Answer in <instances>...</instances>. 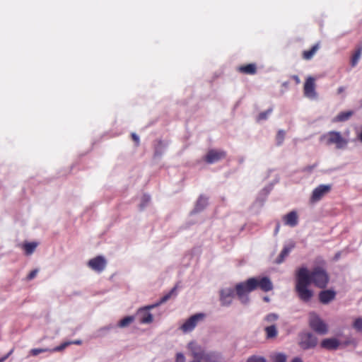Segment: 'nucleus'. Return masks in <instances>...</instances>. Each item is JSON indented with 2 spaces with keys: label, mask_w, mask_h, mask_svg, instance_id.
<instances>
[{
  "label": "nucleus",
  "mask_w": 362,
  "mask_h": 362,
  "mask_svg": "<svg viewBox=\"0 0 362 362\" xmlns=\"http://www.w3.org/2000/svg\"><path fill=\"white\" fill-rule=\"evenodd\" d=\"M187 348L193 358L191 362H221V354L216 352L206 351L196 343L189 342Z\"/></svg>",
  "instance_id": "obj_3"
},
{
  "label": "nucleus",
  "mask_w": 362,
  "mask_h": 362,
  "mask_svg": "<svg viewBox=\"0 0 362 362\" xmlns=\"http://www.w3.org/2000/svg\"><path fill=\"white\" fill-rule=\"evenodd\" d=\"M260 288L264 292H268L273 288V284L267 276L259 278H250L246 281L238 284L235 286L236 294L243 303H247L249 298L247 295L257 289Z\"/></svg>",
  "instance_id": "obj_2"
},
{
  "label": "nucleus",
  "mask_w": 362,
  "mask_h": 362,
  "mask_svg": "<svg viewBox=\"0 0 362 362\" xmlns=\"http://www.w3.org/2000/svg\"><path fill=\"white\" fill-rule=\"evenodd\" d=\"M50 352L51 351V349H48V348H45V349H32L30 351V354L32 355V356H37L41 353H45V352Z\"/></svg>",
  "instance_id": "obj_29"
},
{
  "label": "nucleus",
  "mask_w": 362,
  "mask_h": 362,
  "mask_svg": "<svg viewBox=\"0 0 362 362\" xmlns=\"http://www.w3.org/2000/svg\"><path fill=\"white\" fill-rule=\"evenodd\" d=\"M87 264L92 270L100 273L105 269L107 262L105 257L99 255L90 259Z\"/></svg>",
  "instance_id": "obj_10"
},
{
  "label": "nucleus",
  "mask_w": 362,
  "mask_h": 362,
  "mask_svg": "<svg viewBox=\"0 0 362 362\" xmlns=\"http://www.w3.org/2000/svg\"><path fill=\"white\" fill-rule=\"evenodd\" d=\"M132 139L135 142L136 146H138L139 145V137L135 133H132Z\"/></svg>",
  "instance_id": "obj_37"
},
{
  "label": "nucleus",
  "mask_w": 362,
  "mask_h": 362,
  "mask_svg": "<svg viewBox=\"0 0 362 362\" xmlns=\"http://www.w3.org/2000/svg\"><path fill=\"white\" fill-rule=\"evenodd\" d=\"M317 344V338L310 332H303L299 334V346L304 350L313 349Z\"/></svg>",
  "instance_id": "obj_6"
},
{
  "label": "nucleus",
  "mask_w": 362,
  "mask_h": 362,
  "mask_svg": "<svg viewBox=\"0 0 362 362\" xmlns=\"http://www.w3.org/2000/svg\"><path fill=\"white\" fill-rule=\"evenodd\" d=\"M11 352H12V351H11L6 356L1 358L0 362H4L8 357V356L11 354Z\"/></svg>",
  "instance_id": "obj_41"
},
{
  "label": "nucleus",
  "mask_w": 362,
  "mask_h": 362,
  "mask_svg": "<svg viewBox=\"0 0 362 362\" xmlns=\"http://www.w3.org/2000/svg\"><path fill=\"white\" fill-rule=\"evenodd\" d=\"M321 347L328 350H335L339 346V342L337 339H325L321 341Z\"/></svg>",
  "instance_id": "obj_15"
},
{
  "label": "nucleus",
  "mask_w": 362,
  "mask_h": 362,
  "mask_svg": "<svg viewBox=\"0 0 362 362\" xmlns=\"http://www.w3.org/2000/svg\"><path fill=\"white\" fill-rule=\"evenodd\" d=\"M320 49L318 43L314 45L310 49L304 50L302 52V57L305 60H310Z\"/></svg>",
  "instance_id": "obj_19"
},
{
  "label": "nucleus",
  "mask_w": 362,
  "mask_h": 362,
  "mask_svg": "<svg viewBox=\"0 0 362 362\" xmlns=\"http://www.w3.org/2000/svg\"><path fill=\"white\" fill-rule=\"evenodd\" d=\"M175 288H173L168 293L163 296L158 302L150 305H147V308H154L165 303L171 298L172 295L175 293Z\"/></svg>",
  "instance_id": "obj_20"
},
{
  "label": "nucleus",
  "mask_w": 362,
  "mask_h": 362,
  "mask_svg": "<svg viewBox=\"0 0 362 362\" xmlns=\"http://www.w3.org/2000/svg\"><path fill=\"white\" fill-rule=\"evenodd\" d=\"M292 248L293 246H285L281 250L278 257L276 258L275 262L276 264L282 263L284 261L285 258L288 255Z\"/></svg>",
  "instance_id": "obj_21"
},
{
  "label": "nucleus",
  "mask_w": 362,
  "mask_h": 362,
  "mask_svg": "<svg viewBox=\"0 0 362 362\" xmlns=\"http://www.w3.org/2000/svg\"><path fill=\"white\" fill-rule=\"evenodd\" d=\"M69 343H71V344L81 345L82 344V341L77 339L74 341H69Z\"/></svg>",
  "instance_id": "obj_39"
},
{
  "label": "nucleus",
  "mask_w": 362,
  "mask_h": 362,
  "mask_svg": "<svg viewBox=\"0 0 362 362\" xmlns=\"http://www.w3.org/2000/svg\"><path fill=\"white\" fill-rule=\"evenodd\" d=\"M267 337L268 339L274 338L277 335V329L275 325H271L265 328Z\"/></svg>",
  "instance_id": "obj_26"
},
{
  "label": "nucleus",
  "mask_w": 362,
  "mask_h": 362,
  "mask_svg": "<svg viewBox=\"0 0 362 362\" xmlns=\"http://www.w3.org/2000/svg\"><path fill=\"white\" fill-rule=\"evenodd\" d=\"M316 84L315 78L313 76H308L303 86V94L305 97L310 99H315L317 98V92L315 90Z\"/></svg>",
  "instance_id": "obj_8"
},
{
  "label": "nucleus",
  "mask_w": 362,
  "mask_h": 362,
  "mask_svg": "<svg viewBox=\"0 0 362 362\" xmlns=\"http://www.w3.org/2000/svg\"><path fill=\"white\" fill-rule=\"evenodd\" d=\"M361 53H362V46H361L356 49V50L355 51L354 54H353V56L351 57V64L352 66H355L357 64L359 59L361 58Z\"/></svg>",
  "instance_id": "obj_25"
},
{
  "label": "nucleus",
  "mask_w": 362,
  "mask_h": 362,
  "mask_svg": "<svg viewBox=\"0 0 362 362\" xmlns=\"http://www.w3.org/2000/svg\"><path fill=\"white\" fill-rule=\"evenodd\" d=\"M37 273H38V269H35L32 270L27 276V277H26L27 280L30 281V280L33 279L37 276Z\"/></svg>",
  "instance_id": "obj_34"
},
{
  "label": "nucleus",
  "mask_w": 362,
  "mask_h": 362,
  "mask_svg": "<svg viewBox=\"0 0 362 362\" xmlns=\"http://www.w3.org/2000/svg\"><path fill=\"white\" fill-rule=\"evenodd\" d=\"M288 85V83H284V86H286Z\"/></svg>",
  "instance_id": "obj_47"
},
{
  "label": "nucleus",
  "mask_w": 362,
  "mask_h": 362,
  "mask_svg": "<svg viewBox=\"0 0 362 362\" xmlns=\"http://www.w3.org/2000/svg\"><path fill=\"white\" fill-rule=\"evenodd\" d=\"M309 325L313 331L320 334H325L328 331L327 324L315 313L309 315Z\"/></svg>",
  "instance_id": "obj_5"
},
{
  "label": "nucleus",
  "mask_w": 362,
  "mask_h": 362,
  "mask_svg": "<svg viewBox=\"0 0 362 362\" xmlns=\"http://www.w3.org/2000/svg\"><path fill=\"white\" fill-rule=\"evenodd\" d=\"M329 281V275L322 267H315L311 271L306 267H300L296 273L295 290L300 300L308 303L313 296V291L308 286L313 284L316 287L325 288Z\"/></svg>",
  "instance_id": "obj_1"
},
{
  "label": "nucleus",
  "mask_w": 362,
  "mask_h": 362,
  "mask_svg": "<svg viewBox=\"0 0 362 362\" xmlns=\"http://www.w3.org/2000/svg\"><path fill=\"white\" fill-rule=\"evenodd\" d=\"M285 137V132L284 130H279L276 134L277 144L281 145Z\"/></svg>",
  "instance_id": "obj_33"
},
{
  "label": "nucleus",
  "mask_w": 362,
  "mask_h": 362,
  "mask_svg": "<svg viewBox=\"0 0 362 362\" xmlns=\"http://www.w3.org/2000/svg\"><path fill=\"white\" fill-rule=\"evenodd\" d=\"M110 328H111V327H104V328H103V329H110Z\"/></svg>",
  "instance_id": "obj_46"
},
{
  "label": "nucleus",
  "mask_w": 362,
  "mask_h": 362,
  "mask_svg": "<svg viewBox=\"0 0 362 362\" xmlns=\"http://www.w3.org/2000/svg\"><path fill=\"white\" fill-rule=\"evenodd\" d=\"M291 362H303L302 360L300 358H294Z\"/></svg>",
  "instance_id": "obj_43"
},
{
  "label": "nucleus",
  "mask_w": 362,
  "mask_h": 362,
  "mask_svg": "<svg viewBox=\"0 0 362 362\" xmlns=\"http://www.w3.org/2000/svg\"><path fill=\"white\" fill-rule=\"evenodd\" d=\"M319 300L322 304H328L336 297V292L333 290H323L319 293Z\"/></svg>",
  "instance_id": "obj_13"
},
{
  "label": "nucleus",
  "mask_w": 362,
  "mask_h": 362,
  "mask_svg": "<svg viewBox=\"0 0 362 362\" xmlns=\"http://www.w3.org/2000/svg\"><path fill=\"white\" fill-rule=\"evenodd\" d=\"M69 345H71V343H69V341H65L61 344L59 346H57L54 349H51L50 352L62 351Z\"/></svg>",
  "instance_id": "obj_31"
},
{
  "label": "nucleus",
  "mask_w": 362,
  "mask_h": 362,
  "mask_svg": "<svg viewBox=\"0 0 362 362\" xmlns=\"http://www.w3.org/2000/svg\"><path fill=\"white\" fill-rule=\"evenodd\" d=\"M287 357L284 354L279 353L274 356V362H286Z\"/></svg>",
  "instance_id": "obj_30"
},
{
  "label": "nucleus",
  "mask_w": 362,
  "mask_h": 362,
  "mask_svg": "<svg viewBox=\"0 0 362 362\" xmlns=\"http://www.w3.org/2000/svg\"><path fill=\"white\" fill-rule=\"evenodd\" d=\"M208 204V198L204 195H201L196 204L195 210L196 211H200L203 210Z\"/></svg>",
  "instance_id": "obj_23"
},
{
  "label": "nucleus",
  "mask_w": 362,
  "mask_h": 362,
  "mask_svg": "<svg viewBox=\"0 0 362 362\" xmlns=\"http://www.w3.org/2000/svg\"><path fill=\"white\" fill-rule=\"evenodd\" d=\"M284 223L291 227H294L298 224V215L296 211H291L284 217Z\"/></svg>",
  "instance_id": "obj_17"
},
{
  "label": "nucleus",
  "mask_w": 362,
  "mask_h": 362,
  "mask_svg": "<svg viewBox=\"0 0 362 362\" xmlns=\"http://www.w3.org/2000/svg\"><path fill=\"white\" fill-rule=\"evenodd\" d=\"M322 139H326L327 144H334L337 148H344L348 144V141L341 136V133L336 131L329 132Z\"/></svg>",
  "instance_id": "obj_4"
},
{
  "label": "nucleus",
  "mask_w": 362,
  "mask_h": 362,
  "mask_svg": "<svg viewBox=\"0 0 362 362\" xmlns=\"http://www.w3.org/2000/svg\"><path fill=\"white\" fill-rule=\"evenodd\" d=\"M345 90V88L344 86H340L337 89V94H341Z\"/></svg>",
  "instance_id": "obj_40"
},
{
  "label": "nucleus",
  "mask_w": 362,
  "mask_h": 362,
  "mask_svg": "<svg viewBox=\"0 0 362 362\" xmlns=\"http://www.w3.org/2000/svg\"><path fill=\"white\" fill-rule=\"evenodd\" d=\"M353 115L354 112L352 110L341 112L332 119V122H342L347 121Z\"/></svg>",
  "instance_id": "obj_18"
},
{
  "label": "nucleus",
  "mask_w": 362,
  "mask_h": 362,
  "mask_svg": "<svg viewBox=\"0 0 362 362\" xmlns=\"http://www.w3.org/2000/svg\"><path fill=\"white\" fill-rule=\"evenodd\" d=\"M272 108H269L267 110L264 112H260L258 116L257 117V121L260 122L262 120H265L268 118L269 115L272 113Z\"/></svg>",
  "instance_id": "obj_27"
},
{
  "label": "nucleus",
  "mask_w": 362,
  "mask_h": 362,
  "mask_svg": "<svg viewBox=\"0 0 362 362\" xmlns=\"http://www.w3.org/2000/svg\"><path fill=\"white\" fill-rule=\"evenodd\" d=\"M233 295L234 291L233 289L228 288L222 290L220 293V300L221 302V305L223 306L229 305L232 302Z\"/></svg>",
  "instance_id": "obj_14"
},
{
  "label": "nucleus",
  "mask_w": 362,
  "mask_h": 362,
  "mask_svg": "<svg viewBox=\"0 0 362 362\" xmlns=\"http://www.w3.org/2000/svg\"><path fill=\"white\" fill-rule=\"evenodd\" d=\"M331 185H320L313 189L310 197V202L313 203L319 202L325 195L331 191Z\"/></svg>",
  "instance_id": "obj_9"
},
{
  "label": "nucleus",
  "mask_w": 362,
  "mask_h": 362,
  "mask_svg": "<svg viewBox=\"0 0 362 362\" xmlns=\"http://www.w3.org/2000/svg\"><path fill=\"white\" fill-rule=\"evenodd\" d=\"M315 167V165H312V166H308L305 168V170H307L308 172H310L313 170V169Z\"/></svg>",
  "instance_id": "obj_42"
},
{
  "label": "nucleus",
  "mask_w": 362,
  "mask_h": 362,
  "mask_svg": "<svg viewBox=\"0 0 362 362\" xmlns=\"http://www.w3.org/2000/svg\"><path fill=\"white\" fill-rule=\"evenodd\" d=\"M291 78L296 82V84H299L300 83V78L297 75H293L291 76Z\"/></svg>",
  "instance_id": "obj_38"
},
{
  "label": "nucleus",
  "mask_w": 362,
  "mask_h": 362,
  "mask_svg": "<svg viewBox=\"0 0 362 362\" xmlns=\"http://www.w3.org/2000/svg\"><path fill=\"white\" fill-rule=\"evenodd\" d=\"M247 362H267L266 359L262 356H252L249 357Z\"/></svg>",
  "instance_id": "obj_32"
},
{
  "label": "nucleus",
  "mask_w": 362,
  "mask_h": 362,
  "mask_svg": "<svg viewBox=\"0 0 362 362\" xmlns=\"http://www.w3.org/2000/svg\"><path fill=\"white\" fill-rule=\"evenodd\" d=\"M278 318V316L275 314H269L268 315H267L266 317V320L269 321V322H272V321H275Z\"/></svg>",
  "instance_id": "obj_36"
},
{
  "label": "nucleus",
  "mask_w": 362,
  "mask_h": 362,
  "mask_svg": "<svg viewBox=\"0 0 362 362\" xmlns=\"http://www.w3.org/2000/svg\"><path fill=\"white\" fill-rule=\"evenodd\" d=\"M264 300L266 301V302H269V297H264Z\"/></svg>",
  "instance_id": "obj_45"
},
{
  "label": "nucleus",
  "mask_w": 362,
  "mask_h": 362,
  "mask_svg": "<svg viewBox=\"0 0 362 362\" xmlns=\"http://www.w3.org/2000/svg\"><path fill=\"white\" fill-rule=\"evenodd\" d=\"M134 316H127L118 322L117 327L120 328L127 327L134 321Z\"/></svg>",
  "instance_id": "obj_24"
},
{
  "label": "nucleus",
  "mask_w": 362,
  "mask_h": 362,
  "mask_svg": "<svg viewBox=\"0 0 362 362\" xmlns=\"http://www.w3.org/2000/svg\"><path fill=\"white\" fill-rule=\"evenodd\" d=\"M37 246V243H35V242L27 243L26 242L22 245V248L24 250L25 254L26 255H30L31 254H33Z\"/></svg>",
  "instance_id": "obj_22"
},
{
  "label": "nucleus",
  "mask_w": 362,
  "mask_h": 362,
  "mask_svg": "<svg viewBox=\"0 0 362 362\" xmlns=\"http://www.w3.org/2000/svg\"><path fill=\"white\" fill-rule=\"evenodd\" d=\"M175 362H185V357L182 353L176 354Z\"/></svg>",
  "instance_id": "obj_35"
},
{
  "label": "nucleus",
  "mask_w": 362,
  "mask_h": 362,
  "mask_svg": "<svg viewBox=\"0 0 362 362\" xmlns=\"http://www.w3.org/2000/svg\"><path fill=\"white\" fill-rule=\"evenodd\" d=\"M237 70L243 74L254 75L257 73V66L254 63L241 65Z\"/></svg>",
  "instance_id": "obj_16"
},
{
  "label": "nucleus",
  "mask_w": 362,
  "mask_h": 362,
  "mask_svg": "<svg viewBox=\"0 0 362 362\" xmlns=\"http://www.w3.org/2000/svg\"><path fill=\"white\" fill-rule=\"evenodd\" d=\"M340 256H341V252H337V253L335 255V256H334V259H335L336 260H337V259L340 257Z\"/></svg>",
  "instance_id": "obj_44"
},
{
  "label": "nucleus",
  "mask_w": 362,
  "mask_h": 362,
  "mask_svg": "<svg viewBox=\"0 0 362 362\" xmlns=\"http://www.w3.org/2000/svg\"><path fill=\"white\" fill-rule=\"evenodd\" d=\"M151 308H147V306L141 308L137 311V315L140 316L139 322L141 324H149L153 322V317L149 310Z\"/></svg>",
  "instance_id": "obj_12"
},
{
  "label": "nucleus",
  "mask_w": 362,
  "mask_h": 362,
  "mask_svg": "<svg viewBox=\"0 0 362 362\" xmlns=\"http://www.w3.org/2000/svg\"><path fill=\"white\" fill-rule=\"evenodd\" d=\"M204 317L205 315L204 313L194 314L187 319L180 328L184 332H191L194 329L197 323L203 320Z\"/></svg>",
  "instance_id": "obj_7"
},
{
  "label": "nucleus",
  "mask_w": 362,
  "mask_h": 362,
  "mask_svg": "<svg viewBox=\"0 0 362 362\" xmlns=\"http://www.w3.org/2000/svg\"><path fill=\"white\" fill-rule=\"evenodd\" d=\"M226 152L222 150L211 149L209 150L204 157L206 163L211 164L216 163L221 159L225 158Z\"/></svg>",
  "instance_id": "obj_11"
},
{
  "label": "nucleus",
  "mask_w": 362,
  "mask_h": 362,
  "mask_svg": "<svg viewBox=\"0 0 362 362\" xmlns=\"http://www.w3.org/2000/svg\"><path fill=\"white\" fill-rule=\"evenodd\" d=\"M353 327L357 332H362V317H358L354 320Z\"/></svg>",
  "instance_id": "obj_28"
}]
</instances>
